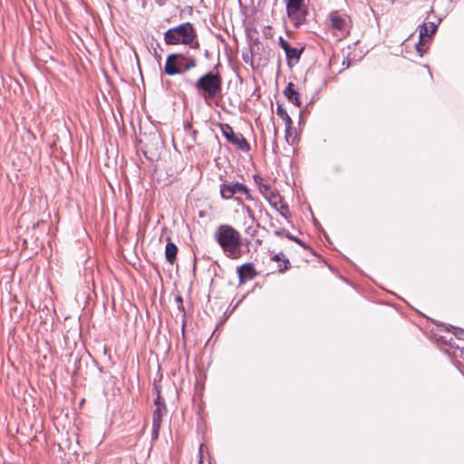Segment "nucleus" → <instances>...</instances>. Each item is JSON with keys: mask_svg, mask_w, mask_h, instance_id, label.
Masks as SVG:
<instances>
[{"mask_svg": "<svg viewBox=\"0 0 464 464\" xmlns=\"http://www.w3.org/2000/svg\"><path fill=\"white\" fill-rule=\"evenodd\" d=\"M237 193L245 195L246 199H252L248 188L240 182H224L220 185V196L224 199L233 198Z\"/></svg>", "mask_w": 464, "mask_h": 464, "instance_id": "5", "label": "nucleus"}, {"mask_svg": "<svg viewBox=\"0 0 464 464\" xmlns=\"http://www.w3.org/2000/svg\"><path fill=\"white\" fill-rule=\"evenodd\" d=\"M284 257V255L283 253H278V254H276L273 257H272V260L274 261H280V260H283L284 263H285V266L284 267H281V266H279V271L280 272H284L287 269V265L289 264V260L287 258H283Z\"/></svg>", "mask_w": 464, "mask_h": 464, "instance_id": "17", "label": "nucleus"}, {"mask_svg": "<svg viewBox=\"0 0 464 464\" xmlns=\"http://www.w3.org/2000/svg\"><path fill=\"white\" fill-rule=\"evenodd\" d=\"M194 87L206 101L214 99L222 91V78L218 72H208L194 83Z\"/></svg>", "mask_w": 464, "mask_h": 464, "instance_id": "3", "label": "nucleus"}, {"mask_svg": "<svg viewBox=\"0 0 464 464\" xmlns=\"http://www.w3.org/2000/svg\"><path fill=\"white\" fill-rule=\"evenodd\" d=\"M286 12L288 17L295 24H301L304 20V11L302 9L304 0H285Z\"/></svg>", "mask_w": 464, "mask_h": 464, "instance_id": "6", "label": "nucleus"}, {"mask_svg": "<svg viewBox=\"0 0 464 464\" xmlns=\"http://www.w3.org/2000/svg\"><path fill=\"white\" fill-rule=\"evenodd\" d=\"M222 134L224 137L236 146L238 150L247 152L250 150V145L247 140L244 138L241 133L234 132L232 127L229 124H222L220 126Z\"/></svg>", "mask_w": 464, "mask_h": 464, "instance_id": "4", "label": "nucleus"}, {"mask_svg": "<svg viewBox=\"0 0 464 464\" xmlns=\"http://www.w3.org/2000/svg\"><path fill=\"white\" fill-rule=\"evenodd\" d=\"M329 21L331 27L337 31L338 36H344L349 31V21L348 19L340 14L338 12H333L329 15Z\"/></svg>", "mask_w": 464, "mask_h": 464, "instance_id": "7", "label": "nucleus"}, {"mask_svg": "<svg viewBox=\"0 0 464 464\" xmlns=\"http://www.w3.org/2000/svg\"><path fill=\"white\" fill-rule=\"evenodd\" d=\"M178 253L177 246L172 242H168L165 247V256L168 262L173 264Z\"/></svg>", "mask_w": 464, "mask_h": 464, "instance_id": "16", "label": "nucleus"}, {"mask_svg": "<svg viewBox=\"0 0 464 464\" xmlns=\"http://www.w3.org/2000/svg\"><path fill=\"white\" fill-rule=\"evenodd\" d=\"M165 411H166V406L165 405H159L153 411L151 438L154 440L159 438V432H160V430L161 419H162V416H163Z\"/></svg>", "mask_w": 464, "mask_h": 464, "instance_id": "9", "label": "nucleus"}, {"mask_svg": "<svg viewBox=\"0 0 464 464\" xmlns=\"http://www.w3.org/2000/svg\"><path fill=\"white\" fill-rule=\"evenodd\" d=\"M176 301H177L178 303L181 304V303H182V298H181L180 296H177V297H176Z\"/></svg>", "mask_w": 464, "mask_h": 464, "instance_id": "26", "label": "nucleus"}, {"mask_svg": "<svg viewBox=\"0 0 464 464\" xmlns=\"http://www.w3.org/2000/svg\"><path fill=\"white\" fill-rule=\"evenodd\" d=\"M437 28L438 25L434 22H424L419 25L420 40L416 45L417 51L419 53L421 52L420 45L424 44L426 42L425 38H430L432 34H434L437 31Z\"/></svg>", "mask_w": 464, "mask_h": 464, "instance_id": "8", "label": "nucleus"}, {"mask_svg": "<svg viewBox=\"0 0 464 464\" xmlns=\"http://www.w3.org/2000/svg\"><path fill=\"white\" fill-rule=\"evenodd\" d=\"M278 44L285 52L291 47L288 42L282 36L279 37Z\"/></svg>", "mask_w": 464, "mask_h": 464, "instance_id": "20", "label": "nucleus"}, {"mask_svg": "<svg viewBox=\"0 0 464 464\" xmlns=\"http://www.w3.org/2000/svg\"><path fill=\"white\" fill-rule=\"evenodd\" d=\"M287 231L285 230V229H281V230H276L275 231V235L278 236V237H281V236H285V233Z\"/></svg>", "mask_w": 464, "mask_h": 464, "instance_id": "24", "label": "nucleus"}, {"mask_svg": "<svg viewBox=\"0 0 464 464\" xmlns=\"http://www.w3.org/2000/svg\"><path fill=\"white\" fill-rule=\"evenodd\" d=\"M282 209H287L286 206H282Z\"/></svg>", "mask_w": 464, "mask_h": 464, "instance_id": "27", "label": "nucleus"}, {"mask_svg": "<svg viewBox=\"0 0 464 464\" xmlns=\"http://www.w3.org/2000/svg\"><path fill=\"white\" fill-rule=\"evenodd\" d=\"M203 444L200 445L199 447V464H203V457H202V452H203Z\"/></svg>", "mask_w": 464, "mask_h": 464, "instance_id": "25", "label": "nucleus"}, {"mask_svg": "<svg viewBox=\"0 0 464 464\" xmlns=\"http://www.w3.org/2000/svg\"><path fill=\"white\" fill-rule=\"evenodd\" d=\"M180 53H171L168 55L164 66V72L168 75H175L182 72V69L178 64Z\"/></svg>", "mask_w": 464, "mask_h": 464, "instance_id": "10", "label": "nucleus"}, {"mask_svg": "<svg viewBox=\"0 0 464 464\" xmlns=\"http://www.w3.org/2000/svg\"><path fill=\"white\" fill-rule=\"evenodd\" d=\"M276 114L284 121L285 125V131H286V140H288V135L290 132L291 125H292V120L290 116L288 115L285 109L280 105L277 104L276 106Z\"/></svg>", "mask_w": 464, "mask_h": 464, "instance_id": "12", "label": "nucleus"}, {"mask_svg": "<svg viewBox=\"0 0 464 464\" xmlns=\"http://www.w3.org/2000/svg\"><path fill=\"white\" fill-rule=\"evenodd\" d=\"M285 237L287 238H289L290 240H293L295 242H296L297 244H299L300 246H304V243L302 242V240H300L299 238L294 237L293 235H291L289 232H286L285 233Z\"/></svg>", "mask_w": 464, "mask_h": 464, "instance_id": "21", "label": "nucleus"}, {"mask_svg": "<svg viewBox=\"0 0 464 464\" xmlns=\"http://www.w3.org/2000/svg\"><path fill=\"white\" fill-rule=\"evenodd\" d=\"M285 53L287 60V64L289 66H292L293 63H297L299 62L300 56L303 53V48L297 49L290 47Z\"/></svg>", "mask_w": 464, "mask_h": 464, "instance_id": "13", "label": "nucleus"}, {"mask_svg": "<svg viewBox=\"0 0 464 464\" xmlns=\"http://www.w3.org/2000/svg\"><path fill=\"white\" fill-rule=\"evenodd\" d=\"M197 33L190 23H183L176 27L170 28L164 34L165 43L169 45L189 44L192 48H198L199 44Z\"/></svg>", "mask_w": 464, "mask_h": 464, "instance_id": "2", "label": "nucleus"}, {"mask_svg": "<svg viewBox=\"0 0 464 464\" xmlns=\"http://www.w3.org/2000/svg\"><path fill=\"white\" fill-rule=\"evenodd\" d=\"M256 227L254 226H248L247 227H246L245 229V233L249 236L251 238H254L256 235Z\"/></svg>", "mask_w": 464, "mask_h": 464, "instance_id": "19", "label": "nucleus"}, {"mask_svg": "<svg viewBox=\"0 0 464 464\" xmlns=\"http://www.w3.org/2000/svg\"><path fill=\"white\" fill-rule=\"evenodd\" d=\"M214 237L228 257L237 258L240 256L241 235L232 226L227 224L218 226Z\"/></svg>", "mask_w": 464, "mask_h": 464, "instance_id": "1", "label": "nucleus"}, {"mask_svg": "<svg viewBox=\"0 0 464 464\" xmlns=\"http://www.w3.org/2000/svg\"><path fill=\"white\" fill-rule=\"evenodd\" d=\"M237 274L240 283H244L246 280H251L256 275L254 266L251 263H246L240 266L237 268Z\"/></svg>", "mask_w": 464, "mask_h": 464, "instance_id": "11", "label": "nucleus"}, {"mask_svg": "<svg viewBox=\"0 0 464 464\" xmlns=\"http://www.w3.org/2000/svg\"><path fill=\"white\" fill-rule=\"evenodd\" d=\"M284 93L294 104L296 106H301V102L299 101V93L294 89V84L292 82L288 83L284 91Z\"/></svg>", "mask_w": 464, "mask_h": 464, "instance_id": "14", "label": "nucleus"}, {"mask_svg": "<svg viewBox=\"0 0 464 464\" xmlns=\"http://www.w3.org/2000/svg\"><path fill=\"white\" fill-rule=\"evenodd\" d=\"M154 403L156 404V407H158L159 405H165V403L161 401L160 393H158V396L155 399Z\"/></svg>", "mask_w": 464, "mask_h": 464, "instance_id": "23", "label": "nucleus"}, {"mask_svg": "<svg viewBox=\"0 0 464 464\" xmlns=\"http://www.w3.org/2000/svg\"><path fill=\"white\" fill-rule=\"evenodd\" d=\"M178 64L183 72H187L196 66V60L194 58H187L180 54V57L178 60Z\"/></svg>", "mask_w": 464, "mask_h": 464, "instance_id": "15", "label": "nucleus"}, {"mask_svg": "<svg viewBox=\"0 0 464 464\" xmlns=\"http://www.w3.org/2000/svg\"><path fill=\"white\" fill-rule=\"evenodd\" d=\"M243 208L247 213V216L249 217V218H251L254 221L255 220V215H254L253 210L249 207H247V206H244Z\"/></svg>", "mask_w": 464, "mask_h": 464, "instance_id": "22", "label": "nucleus"}, {"mask_svg": "<svg viewBox=\"0 0 464 464\" xmlns=\"http://www.w3.org/2000/svg\"><path fill=\"white\" fill-rule=\"evenodd\" d=\"M254 180L259 186L260 191L262 193L263 192H266V191H268L270 189V186L267 185V184H264L263 183V179L260 176L255 175L254 176Z\"/></svg>", "mask_w": 464, "mask_h": 464, "instance_id": "18", "label": "nucleus"}]
</instances>
